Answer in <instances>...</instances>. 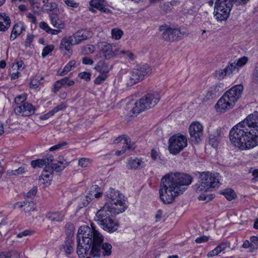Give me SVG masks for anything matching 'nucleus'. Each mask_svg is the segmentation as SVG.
<instances>
[{
    "label": "nucleus",
    "mask_w": 258,
    "mask_h": 258,
    "mask_svg": "<svg viewBox=\"0 0 258 258\" xmlns=\"http://www.w3.org/2000/svg\"><path fill=\"white\" fill-rule=\"evenodd\" d=\"M91 228L87 225L81 226L78 231L77 252L81 258L89 253L93 257L110 256L112 245L107 242L103 243V236L96 230L93 224Z\"/></svg>",
    "instance_id": "1"
},
{
    "label": "nucleus",
    "mask_w": 258,
    "mask_h": 258,
    "mask_svg": "<svg viewBox=\"0 0 258 258\" xmlns=\"http://www.w3.org/2000/svg\"><path fill=\"white\" fill-rule=\"evenodd\" d=\"M104 206L96 213L94 220L104 230L113 233L118 229L119 223L112 218L111 213H123L127 206L123 195L113 188L107 191Z\"/></svg>",
    "instance_id": "2"
},
{
    "label": "nucleus",
    "mask_w": 258,
    "mask_h": 258,
    "mask_svg": "<svg viewBox=\"0 0 258 258\" xmlns=\"http://www.w3.org/2000/svg\"><path fill=\"white\" fill-rule=\"evenodd\" d=\"M192 177L180 173L166 174L161 179L159 194L161 200L166 204L172 203L175 198L182 194L191 184Z\"/></svg>",
    "instance_id": "3"
},
{
    "label": "nucleus",
    "mask_w": 258,
    "mask_h": 258,
    "mask_svg": "<svg viewBox=\"0 0 258 258\" xmlns=\"http://www.w3.org/2000/svg\"><path fill=\"white\" fill-rule=\"evenodd\" d=\"M243 87L242 85H235L227 91L219 99L216 104V108L220 111L233 107L240 97Z\"/></svg>",
    "instance_id": "4"
},
{
    "label": "nucleus",
    "mask_w": 258,
    "mask_h": 258,
    "mask_svg": "<svg viewBox=\"0 0 258 258\" xmlns=\"http://www.w3.org/2000/svg\"><path fill=\"white\" fill-rule=\"evenodd\" d=\"M219 174L209 172H203L200 174L199 184H197L196 192L198 193L207 192L212 188H214L219 183Z\"/></svg>",
    "instance_id": "5"
},
{
    "label": "nucleus",
    "mask_w": 258,
    "mask_h": 258,
    "mask_svg": "<svg viewBox=\"0 0 258 258\" xmlns=\"http://www.w3.org/2000/svg\"><path fill=\"white\" fill-rule=\"evenodd\" d=\"M160 96L157 92L148 94L136 102L131 111L137 114L146 109L154 107L159 101Z\"/></svg>",
    "instance_id": "6"
},
{
    "label": "nucleus",
    "mask_w": 258,
    "mask_h": 258,
    "mask_svg": "<svg viewBox=\"0 0 258 258\" xmlns=\"http://www.w3.org/2000/svg\"><path fill=\"white\" fill-rule=\"evenodd\" d=\"M231 7L229 0H216L214 11L216 19L218 21L226 20L229 17Z\"/></svg>",
    "instance_id": "7"
},
{
    "label": "nucleus",
    "mask_w": 258,
    "mask_h": 258,
    "mask_svg": "<svg viewBox=\"0 0 258 258\" xmlns=\"http://www.w3.org/2000/svg\"><path fill=\"white\" fill-rule=\"evenodd\" d=\"M152 73V69L147 63L138 66L133 69L129 76L127 84L132 86L143 80L145 77H147Z\"/></svg>",
    "instance_id": "8"
},
{
    "label": "nucleus",
    "mask_w": 258,
    "mask_h": 258,
    "mask_svg": "<svg viewBox=\"0 0 258 258\" xmlns=\"http://www.w3.org/2000/svg\"><path fill=\"white\" fill-rule=\"evenodd\" d=\"M186 138L183 135H175L169 140L168 149L170 153L176 155L187 146Z\"/></svg>",
    "instance_id": "9"
},
{
    "label": "nucleus",
    "mask_w": 258,
    "mask_h": 258,
    "mask_svg": "<svg viewBox=\"0 0 258 258\" xmlns=\"http://www.w3.org/2000/svg\"><path fill=\"white\" fill-rule=\"evenodd\" d=\"M188 130L192 142L198 143L201 141V137L203 134V126L199 122L191 123Z\"/></svg>",
    "instance_id": "10"
},
{
    "label": "nucleus",
    "mask_w": 258,
    "mask_h": 258,
    "mask_svg": "<svg viewBox=\"0 0 258 258\" xmlns=\"http://www.w3.org/2000/svg\"><path fill=\"white\" fill-rule=\"evenodd\" d=\"M36 108L31 103L25 102L21 105L14 108V111L17 115L22 116H29L34 114Z\"/></svg>",
    "instance_id": "11"
},
{
    "label": "nucleus",
    "mask_w": 258,
    "mask_h": 258,
    "mask_svg": "<svg viewBox=\"0 0 258 258\" xmlns=\"http://www.w3.org/2000/svg\"><path fill=\"white\" fill-rule=\"evenodd\" d=\"M116 55V53L113 50L112 45L106 42L102 43L98 54L95 56V59L100 57H104L105 59H109L113 57Z\"/></svg>",
    "instance_id": "12"
},
{
    "label": "nucleus",
    "mask_w": 258,
    "mask_h": 258,
    "mask_svg": "<svg viewBox=\"0 0 258 258\" xmlns=\"http://www.w3.org/2000/svg\"><path fill=\"white\" fill-rule=\"evenodd\" d=\"M181 32L178 29L167 28L162 33V38L166 41L177 40L181 36Z\"/></svg>",
    "instance_id": "13"
},
{
    "label": "nucleus",
    "mask_w": 258,
    "mask_h": 258,
    "mask_svg": "<svg viewBox=\"0 0 258 258\" xmlns=\"http://www.w3.org/2000/svg\"><path fill=\"white\" fill-rule=\"evenodd\" d=\"M104 0H92L90 2L89 11L95 13L97 10L107 14L111 13V11L103 5Z\"/></svg>",
    "instance_id": "14"
},
{
    "label": "nucleus",
    "mask_w": 258,
    "mask_h": 258,
    "mask_svg": "<svg viewBox=\"0 0 258 258\" xmlns=\"http://www.w3.org/2000/svg\"><path fill=\"white\" fill-rule=\"evenodd\" d=\"M238 72V67L234 65L233 62H230L229 64L223 70L217 71L216 76L218 79L221 80L223 79L226 76H230V75Z\"/></svg>",
    "instance_id": "15"
},
{
    "label": "nucleus",
    "mask_w": 258,
    "mask_h": 258,
    "mask_svg": "<svg viewBox=\"0 0 258 258\" xmlns=\"http://www.w3.org/2000/svg\"><path fill=\"white\" fill-rule=\"evenodd\" d=\"M72 37L75 42V44L77 45L91 37V34L89 31L82 30L73 34Z\"/></svg>",
    "instance_id": "16"
},
{
    "label": "nucleus",
    "mask_w": 258,
    "mask_h": 258,
    "mask_svg": "<svg viewBox=\"0 0 258 258\" xmlns=\"http://www.w3.org/2000/svg\"><path fill=\"white\" fill-rule=\"evenodd\" d=\"M144 166L145 163L141 158L131 157L127 160L126 166L130 169L136 170L141 169L144 167Z\"/></svg>",
    "instance_id": "17"
},
{
    "label": "nucleus",
    "mask_w": 258,
    "mask_h": 258,
    "mask_svg": "<svg viewBox=\"0 0 258 258\" xmlns=\"http://www.w3.org/2000/svg\"><path fill=\"white\" fill-rule=\"evenodd\" d=\"M25 26L22 22H19L15 24L13 28V30L10 36V40H14L23 31H25Z\"/></svg>",
    "instance_id": "18"
},
{
    "label": "nucleus",
    "mask_w": 258,
    "mask_h": 258,
    "mask_svg": "<svg viewBox=\"0 0 258 258\" xmlns=\"http://www.w3.org/2000/svg\"><path fill=\"white\" fill-rule=\"evenodd\" d=\"M11 20L6 13H0V31L5 32L10 27Z\"/></svg>",
    "instance_id": "19"
},
{
    "label": "nucleus",
    "mask_w": 258,
    "mask_h": 258,
    "mask_svg": "<svg viewBox=\"0 0 258 258\" xmlns=\"http://www.w3.org/2000/svg\"><path fill=\"white\" fill-rule=\"evenodd\" d=\"M94 69L100 74L109 75L108 73L111 70V67L105 61L100 60L95 66Z\"/></svg>",
    "instance_id": "20"
},
{
    "label": "nucleus",
    "mask_w": 258,
    "mask_h": 258,
    "mask_svg": "<svg viewBox=\"0 0 258 258\" xmlns=\"http://www.w3.org/2000/svg\"><path fill=\"white\" fill-rule=\"evenodd\" d=\"M75 45V42L72 37H65L63 38L59 44V48L70 52L72 45Z\"/></svg>",
    "instance_id": "21"
},
{
    "label": "nucleus",
    "mask_w": 258,
    "mask_h": 258,
    "mask_svg": "<svg viewBox=\"0 0 258 258\" xmlns=\"http://www.w3.org/2000/svg\"><path fill=\"white\" fill-rule=\"evenodd\" d=\"M64 217V214L62 211H54L48 213L46 218L52 222H61Z\"/></svg>",
    "instance_id": "22"
},
{
    "label": "nucleus",
    "mask_w": 258,
    "mask_h": 258,
    "mask_svg": "<svg viewBox=\"0 0 258 258\" xmlns=\"http://www.w3.org/2000/svg\"><path fill=\"white\" fill-rule=\"evenodd\" d=\"M51 24L53 27L62 30L65 28V24L64 22L58 18L57 16L55 15H51L50 16Z\"/></svg>",
    "instance_id": "23"
},
{
    "label": "nucleus",
    "mask_w": 258,
    "mask_h": 258,
    "mask_svg": "<svg viewBox=\"0 0 258 258\" xmlns=\"http://www.w3.org/2000/svg\"><path fill=\"white\" fill-rule=\"evenodd\" d=\"M53 172V171L50 166L45 167V168L42 173L41 178L39 179V180H41L42 179L44 180V183H45V181L46 182H47L48 180H51V179L52 178Z\"/></svg>",
    "instance_id": "24"
},
{
    "label": "nucleus",
    "mask_w": 258,
    "mask_h": 258,
    "mask_svg": "<svg viewBox=\"0 0 258 258\" xmlns=\"http://www.w3.org/2000/svg\"><path fill=\"white\" fill-rule=\"evenodd\" d=\"M76 67V61L74 60H71L64 66L62 70H59L57 71V74L58 76H63Z\"/></svg>",
    "instance_id": "25"
},
{
    "label": "nucleus",
    "mask_w": 258,
    "mask_h": 258,
    "mask_svg": "<svg viewBox=\"0 0 258 258\" xmlns=\"http://www.w3.org/2000/svg\"><path fill=\"white\" fill-rule=\"evenodd\" d=\"M88 195L93 199L94 198L98 199L102 196V192L100 191V188L98 185H93L91 187Z\"/></svg>",
    "instance_id": "26"
},
{
    "label": "nucleus",
    "mask_w": 258,
    "mask_h": 258,
    "mask_svg": "<svg viewBox=\"0 0 258 258\" xmlns=\"http://www.w3.org/2000/svg\"><path fill=\"white\" fill-rule=\"evenodd\" d=\"M63 251L67 254H71L74 251V241L70 238L66 239L64 244L62 245Z\"/></svg>",
    "instance_id": "27"
},
{
    "label": "nucleus",
    "mask_w": 258,
    "mask_h": 258,
    "mask_svg": "<svg viewBox=\"0 0 258 258\" xmlns=\"http://www.w3.org/2000/svg\"><path fill=\"white\" fill-rule=\"evenodd\" d=\"M217 86H214L211 87L207 91L206 94L205 95L204 100H208L210 98H215L218 95L217 93L219 92V89Z\"/></svg>",
    "instance_id": "28"
},
{
    "label": "nucleus",
    "mask_w": 258,
    "mask_h": 258,
    "mask_svg": "<svg viewBox=\"0 0 258 258\" xmlns=\"http://www.w3.org/2000/svg\"><path fill=\"white\" fill-rule=\"evenodd\" d=\"M121 57L124 58L128 61H133L135 59V55L130 50H121L117 53Z\"/></svg>",
    "instance_id": "29"
},
{
    "label": "nucleus",
    "mask_w": 258,
    "mask_h": 258,
    "mask_svg": "<svg viewBox=\"0 0 258 258\" xmlns=\"http://www.w3.org/2000/svg\"><path fill=\"white\" fill-rule=\"evenodd\" d=\"M36 210V206L35 203L31 201H25V205L24 207V211L26 213H30Z\"/></svg>",
    "instance_id": "30"
},
{
    "label": "nucleus",
    "mask_w": 258,
    "mask_h": 258,
    "mask_svg": "<svg viewBox=\"0 0 258 258\" xmlns=\"http://www.w3.org/2000/svg\"><path fill=\"white\" fill-rule=\"evenodd\" d=\"M130 142L131 141L129 138L127 137H124L123 144L124 145L123 146V149L121 150L117 151L115 152V154L117 156L120 155L121 154L124 153L127 149H130L131 148L129 145V143H130Z\"/></svg>",
    "instance_id": "31"
},
{
    "label": "nucleus",
    "mask_w": 258,
    "mask_h": 258,
    "mask_svg": "<svg viewBox=\"0 0 258 258\" xmlns=\"http://www.w3.org/2000/svg\"><path fill=\"white\" fill-rule=\"evenodd\" d=\"M228 201L233 200L236 196L234 191L230 188L226 189L221 192Z\"/></svg>",
    "instance_id": "32"
},
{
    "label": "nucleus",
    "mask_w": 258,
    "mask_h": 258,
    "mask_svg": "<svg viewBox=\"0 0 258 258\" xmlns=\"http://www.w3.org/2000/svg\"><path fill=\"white\" fill-rule=\"evenodd\" d=\"M67 165L66 162H57L56 163H52L50 167L52 169L53 171L55 170L57 172H59L63 170Z\"/></svg>",
    "instance_id": "33"
},
{
    "label": "nucleus",
    "mask_w": 258,
    "mask_h": 258,
    "mask_svg": "<svg viewBox=\"0 0 258 258\" xmlns=\"http://www.w3.org/2000/svg\"><path fill=\"white\" fill-rule=\"evenodd\" d=\"M95 50V47L93 45L88 44L83 46L82 48V53L85 55L93 53Z\"/></svg>",
    "instance_id": "34"
},
{
    "label": "nucleus",
    "mask_w": 258,
    "mask_h": 258,
    "mask_svg": "<svg viewBox=\"0 0 258 258\" xmlns=\"http://www.w3.org/2000/svg\"><path fill=\"white\" fill-rule=\"evenodd\" d=\"M25 168L24 166H21L18 169L7 171V174L9 176L19 175L25 173Z\"/></svg>",
    "instance_id": "35"
},
{
    "label": "nucleus",
    "mask_w": 258,
    "mask_h": 258,
    "mask_svg": "<svg viewBox=\"0 0 258 258\" xmlns=\"http://www.w3.org/2000/svg\"><path fill=\"white\" fill-rule=\"evenodd\" d=\"M123 31L118 28H113L111 30L112 37L115 40H119L123 35Z\"/></svg>",
    "instance_id": "36"
},
{
    "label": "nucleus",
    "mask_w": 258,
    "mask_h": 258,
    "mask_svg": "<svg viewBox=\"0 0 258 258\" xmlns=\"http://www.w3.org/2000/svg\"><path fill=\"white\" fill-rule=\"evenodd\" d=\"M248 59L246 56H243L238 59L235 60L233 63L234 64L236 67H238L239 70V68L243 67L247 62Z\"/></svg>",
    "instance_id": "37"
},
{
    "label": "nucleus",
    "mask_w": 258,
    "mask_h": 258,
    "mask_svg": "<svg viewBox=\"0 0 258 258\" xmlns=\"http://www.w3.org/2000/svg\"><path fill=\"white\" fill-rule=\"evenodd\" d=\"M59 80L63 88H68L75 84L74 81L70 80L68 77H64Z\"/></svg>",
    "instance_id": "38"
},
{
    "label": "nucleus",
    "mask_w": 258,
    "mask_h": 258,
    "mask_svg": "<svg viewBox=\"0 0 258 258\" xmlns=\"http://www.w3.org/2000/svg\"><path fill=\"white\" fill-rule=\"evenodd\" d=\"M217 134L218 136H216L215 135H211L210 136V141L213 146H216L218 143H219L221 139V136L218 133H217Z\"/></svg>",
    "instance_id": "39"
},
{
    "label": "nucleus",
    "mask_w": 258,
    "mask_h": 258,
    "mask_svg": "<svg viewBox=\"0 0 258 258\" xmlns=\"http://www.w3.org/2000/svg\"><path fill=\"white\" fill-rule=\"evenodd\" d=\"M68 144V143L66 141H61L58 143V144L51 147L49 150L50 151L58 150L62 149L64 147L67 146Z\"/></svg>",
    "instance_id": "40"
},
{
    "label": "nucleus",
    "mask_w": 258,
    "mask_h": 258,
    "mask_svg": "<svg viewBox=\"0 0 258 258\" xmlns=\"http://www.w3.org/2000/svg\"><path fill=\"white\" fill-rule=\"evenodd\" d=\"M39 77H36L31 79L29 84L31 88L36 89L40 85L41 83L39 80Z\"/></svg>",
    "instance_id": "41"
},
{
    "label": "nucleus",
    "mask_w": 258,
    "mask_h": 258,
    "mask_svg": "<svg viewBox=\"0 0 258 258\" xmlns=\"http://www.w3.org/2000/svg\"><path fill=\"white\" fill-rule=\"evenodd\" d=\"M109 75L100 74L94 80V84L100 85L102 84L108 77Z\"/></svg>",
    "instance_id": "42"
},
{
    "label": "nucleus",
    "mask_w": 258,
    "mask_h": 258,
    "mask_svg": "<svg viewBox=\"0 0 258 258\" xmlns=\"http://www.w3.org/2000/svg\"><path fill=\"white\" fill-rule=\"evenodd\" d=\"M45 164L42 159H38L35 160H33L31 162V165L34 168H41Z\"/></svg>",
    "instance_id": "43"
},
{
    "label": "nucleus",
    "mask_w": 258,
    "mask_h": 258,
    "mask_svg": "<svg viewBox=\"0 0 258 258\" xmlns=\"http://www.w3.org/2000/svg\"><path fill=\"white\" fill-rule=\"evenodd\" d=\"M26 99H27V95L26 94H23L21 95H19L17 96L15 98V102L17 104L19 105L22 103H25L24 102L25 101Z\"/></svg>",
    "instance_id": "44"
},
{
    "label": "nucleus",
    "mask_w": 258,
    "mask_h": 258,
    "mask_svg": "<svg viewBox=\"0 0 258 258\" xmlns=\"http://www.w3.org/2000/svg\"><path fill=\"white\" fill-rule=\"evenodd\" d=\"M54 49V46L53 45H47L45 46L42 52V56L43 57H45L47 55H48L50 52H51Z\"/></svg>",
    "instance_id": "45"
},
{
    "label": "nucleus",
    "mask_w": 258,
    "mask_h": 258,
    "mask_svg": "<svg viewBox=\"0 0 258 258\" xmlns=\"http://www.w3.org/2000/svg\"><path fill=\"white\" fill-rule=\"evenodd\" d=\"M37 191V187H34L31 189H30L28 192L25 194L24 198H27L30 199H33Z\"/></svg>",
    "instance_id": "46"
},
{
    "label": "nucleus",
    "mask_w": 258,
    "mask_h": 258,
    "mask_svg": "<svg viewBox=\"0 0 258 258\" xmlns=\"http://www.w3.org/2000/svg\"><path fill=\"white\" fill-rule=\"evenodd\" d=\"M90 160L87 158H81L79 160L78 164L82 167H86L89 165Z\"/></svg>",
    "instance_id": "47"
},
{
    "label": "nucleus",
    "mask_w": 258,
    "mask_h": 258,
    "mask_svg": "<svg viewBox=\"0 0 258 258\" xmlns=\"http://www.w3.org/2000/svg\"><path fill=\"white\" fill-rule=\"evenodd\" d=\"M79 77L82 79L85 80L86 81H89L91 79V74L89 72H83L79 74Z\"/></svg>",
    "instance_id": "48"
},
{
    "label": "nucleus",
    "mask_w": 258,
    "mask_h": 258,
    "mask_svg": "<svg viewBox=\"0 0 258 258\" xmlns=\"http://www.w3.org/2000/svg\"><path fill=\"white\" fill-rule=\"evenodd\" d=\"M250 242L252 244L253 250H255L258 247V237L252 236L250 238Z\"/></svg>",
    "instance_id": "49"
},
{
    "label": "nucleus",
    "mask_w": 258,
    "mask_h": 258,
    "mask_svg": "<svg viewBox=\"0 0 258 258\" xmlns=\"http://www.w3.org/2000/svg\"><path fill=\"white\" fill-rule=\"evenodd\" d=\"M67 108V105L64 103H61L55 107L53 109L51 110L54 115L57 112L63 110Z\"/></svg>",
    "instance_id": "50"
},
{
    "label": "nucleus",
    "mask_w": 258,
    "mask_h": 258,
    "mask_svg": "<svg viewBox=\"0 0 258 258\" xmlns=\"http://www.w3.org/2000/svg\"><path fill=\"white\" fill-rule=\"evenodd\" d=\"M42 159L44 161V163H45L44 165L45 167L50 166V165H51V164L53 161V157L52 155H48Z\"/></svg>",
    "instance_id": "51"
},
{
    "label": "nucleus",
    "mask_w": 258,
    "mask_h": 258,
    "mask_svg": "<svg viewBox=\"0 0 258 258\" xmlns=\"http://www.w3.org/2000/svg\"><path fill=\"white\" fill-rule=\"evenodd\" d=\"M203 193V192H201ZM213 198L212 195H207L201 194L198 197L200 201H206L207 202L212 200Z\"/></svg>",
    "instance_id": "52"
},
{
    "label": "nucleus",
    "mask_w": 258,
    "mask_h": 258,
    "mask_svg": "<svg viewBox=\"0 0 258 258\" xmlns=\"http://www.w3.org/2000/svg\"><path fill=\"white\" fill-rule=\"evenodd\" d=\"M221 252V249L219 248V247L217 246L214 249L210 251L207 254V256L208 257H212L215 255H217L219 253H220Z\"/></svg>",
    "instance_id": "53"
},
{
    "label": "nucleus",
    "mask_w": 258,
    "mask_h": 258,
    "mask_svg": "<svg viewBox=\"0 0 258 258\" xmlns=\"http://www.w3.org/2000/svg\"><path fill=\"white\" fill-rule=\"evenodd\" d=\"M34 232L31 230H25L17 234L18 238H22L23 236L32 235Z\"/></svg>",
    "instance_id": "54"
},
{
    "label": "nucleus",
    "mask_w": 258,
    "mask_h": 258,
    "mask_svg": "<svg viewBox=\"0 0 258 258\" xmlns=\"http://www.w3.org/2000/svg\"><path fill=\"white\" fill-rule=\"evenodd\" d=\"M61 87H63L61 85V83L60 80H58V81H56L53 85V88L52 89V91L54 93H56L57 92H58L59 90V89Z\"/></svg>",
    "instance_id": "55"
},
{
    "label": "nucleus",
    "mask_w": 258,
    "mask_h": 258,
    "mask_svg": "<svg viewBox=\"0 0 258 258\" xmlns=\"http://www.w3.org/2000/svg\"><path fill=\"white\" fill-rule=\"evenodd\" d=\"M6 257L7 258H19V254L16 251H10L7 253Z\"/></svg>",
    "instance_id": "56"
},
{
    "label": "nucleus",
    "mask_w": 258,
    "mask_h": 258,
    "mask_svg": "<svg viewBox=\"0 0 258 258\" xmlns=\"http://www.w3.org/2000/svg\"><path fill=\"white\" fill-rule=\"evenodd\" d=\"M249 172L252 173V175L253 176V178L251 179V180L253 182L258 181V169H251L250 170Z\"/></svg>",
    "instance_id": "57"
},
{
    "label": "nucleus",
    "mask_w": 258,
    "mask_h": 258,
    "mask_svg": "<svg viewBox=\"0 0 258 258\" xmlns=\"http://www.w3.org/2000/svg\"><path fill=\"white\" fill-rule=\"evenodd\" d=\"M54 114L51 110H50L46 114L40 115L39 118L41 120H45L48 119L49 117L53 116Z\"/></svg>",
    "instance_id": "58"
},
{
    "label": "nucleus",
    "mask_w": 258,
    "mask_h": 258,
    "mask_svg": "<svg viewBox=\"0 0 258 258\" xmlns=\"http://www.w3.org/2000/svg\"><path fill=\"white\" fill-rule=\"evenodd\" d=\"M242 247L244 248H249V251L250 252H253L255 251L253 250V247H252V244H251L250 241L245 240L244 241Z\"/></svg>",
    "instance_id": "59"
},
{
    "label": "nucleus",
    "mask_w": 258,
    "mask_h": 258,
    "mask_svg": "<svg viewBox=\"0 0 258 258\" xmlns=\"http://www.w3.org/2000/svg\"><path fill=\"white\" fill-rule=\"evenodd\" d=\"M64 3L69 7L73 8H77L79 4L75 2L74 0H65Z\"/></svg>",
    "instance_id": "60"
},
{
    "label": "nucleus",
    "mask_w": 258,
    "mask_h": 258,
    "mask_svg": "<svg viewBox=\"0 0 258 258\" xmlns=\"http://www.w3.org/2000/svg\"><path fill=\"white\" fill-rule=\"evenodd\" d=\"M151 156L154 160H157L160 158L158 151L154 149L151 150Z\"/></svg>",
    "instance_id": "61"
},
{
    "label": "nucleus",
    "mask_w": 258,
    "mask_h": 258,
    "mask_svg": "<svg viewBox=\"0 0 258 258\" xmlns=\"http://www.w3.org/2000/svg\"><path fill=\"white\" fill-rule=\"evenodd\" d=\"M219 248L221 249V251H222L226 248H230V243L228 241H226L225 242H222L218 245Z\"/></svg>",
    "instance_id": "62"
},
{
    "label": "nucleus",
    "mask_w": 258,
    "mask_h": 258,
    "mask_svg": "<svg viewBox=\"0 0 258 258\" xmlns=\"http://www.w3.org/2000/svg\"><path fill=\"white\" fill-rule=\"evenodd\" d=\"M209 239V237L206 236H203L198 237L196 239L195 242L198 243H201L207 242Z\"/></svg>",
    "instance_id": "63"
},
{
    "label": "nucleus",
    "mask_w": 258,
    "mask_h": 258,
    "mask_svg": "<svg viewBox=\"0 0 258 258\" xmlns=\"http://www.w3.org/2000/svg\"><path fill=\"white\" fill-rule=\"evenodd\" d=\"M39 27L47 33H48L49 30L50 28L48 25L45 22H40L39 24Z\"/></svg>",
    "instance_id": "64"
}]
</instances>
